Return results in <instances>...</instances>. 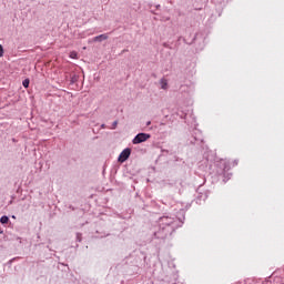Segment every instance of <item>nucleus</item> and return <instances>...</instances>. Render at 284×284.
I'll return each mask as SVG.
<instances>
[{
	"label": "nucleus",
	"mask_w": 284,
	"mask_h": 284,
	"mask_svg": "<svg viewBox=\"0 0 284 284\" xmlns=\"http://www.w3.org/2000/svg\"><path fill=\"white\" fill-rule=\"evenodd\" d=\"M130 154H132V150L130 149H124L120 155H119V161L120 163H125V161H128V159H130Z\"/></svg>",
	"instance_id": "nucleus-2"
},
{
	"label": "nucleus",
	"mask_w": 284,
	"mask_h": 284,
	"mask_svg": "<svg viewBox=\"0 0 284 284\" xmlns=\"http://www.w3.org/2000/svg\"><path fill=\"white\" fill-rule=\"evenodd\" d=\"M79 54L75 51L70 52V59H78Z\"/></svg>",
	"instance_id": "nucleus-7"
},
{
	"label": "nucleus",
	"mask_w": 284,
	"mask_h": 284,
	"mask_svg": "<svg viewBox=\"0 0 284 284\" xmlns=\"http://www.w3.org/2000/svg\"><path fill=\"white\" fill-rule=\"evenodd\" d=\"M0 57H3V45L0 44Z\"/></svg>",
	"instance_id": "nucleus-8"
},
{
	"label": "nucleus",
	"mask_w": 284,
	"mask_h": 284,
	"mask_svg": "<svg viewBox=\"0 0 284 284\" xmlns=\"http://www.w3.org/2000/svg\"><path fill=\"white\" fill-rule=\"evenodd\" d=\"M118 124H119V122H118V121H114V122H113V128H116Z\"/></svg>",
	"instance_id": "nucleus-9"
},
{
	"label": "nucleus",
	"mask_w": 284,
	"mask_h": 284,
	"mask_svg": "<svg viewBox=\"0 0 284 284\" xmlns=\"http://www.w3.org/2000/svg\"><path fill=\"white\" fill-rule=\"evenodd\" d=\"M150 139L148 133H139L132 141L133 145H139V143H145Z\"/></svg>",
	"instance_id": "nucleus-1"
},
{
	"label": "nucleus",
	"mask_w": 284,
	"mask_h": 284,
	"mask_svg": "<svg viewBox=\"0 0 284 284\" xmlns=\"http://www.w3.org/2000/svg\"><path fill=\"white\" fill-rule=\"evenodd\" d=\"M22 85L23 88H30V80L29 79L23 80Z\"/></svg>",
	"instance_id": "nucleus-6"
},
{
	"label": "nucleus",
	"mask_w": 284,
	"mask_h": 284,
	"mask_svg": "<svg viewBox=\"0 0 284 284\" xmlns=\"http://www.w3.org/2000/svg\"><path fill=\"white\" fill-rule=\"evenodd\" d=\"M108 40V34H100L93 39V41H105Z\"/></svg>",
	"instance_id": "nucleus-3"
},
{
	"label": "nucleus",
	"mask_w": 284,
	"mask_h": 284,
	"mask_svg": "<svg viewBox=\"0 0 284 284\" xmlns=\"http://www.w3.org/2000/svg\"><path fill=\"white\" fill-rule=\"evenodd\" d=\"M160 83H161L162 90H168V80L166 79H162Z\"/></svg>",
	"instance_id": "nucleus-4"
},
{
	"label": "nucleus",
	"mask_w": 284,
	"mask_h": 284,
	"mask_svg": "<svg viewBox=\"0 0 284 284\" xmlns=\"http://www.w3.org/2000/svg\"><path fill=\"white\" fill-rule=\"evenodd\" d=\"M151 124H152V122H150V121L146 123V125H151Z\"/></svg>",
	"instance_id": "nucleus-10"
},
{
	"label": "nucleus",
	"mask_w": 284,
	"mask_h": 284,
	"mask_svg": "<svg viewBox=\"0 0 284 284\" xmlns=\"http://www.w3.org/2000/svg\"><path fill=\"white\" fill-rule=\"evenodd\" d=\"M10 221V219L6 215H3L1 219H0V223H2V225H6V223H8Z\"/></svg>",
	"instance_id": "nucleus-5"
}]
</instances>
